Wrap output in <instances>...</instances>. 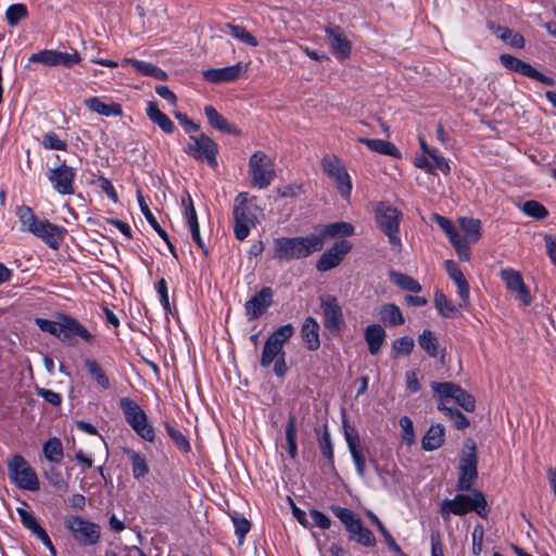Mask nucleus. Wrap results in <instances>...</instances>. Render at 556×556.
I'll use <instances>...</instances> for the list:
<instances>
[{"instance_id":"nucleus-55","label":"nucleus","mask_w":556,"mask_h":556,"mask_svg":"<svg viewBox=\"0 0 556 556\" xmlns=\"http://www.w3.org/2000/svg\"><path fill=\"white\" fill-rule=\"evenodd\" d=\"M165 427L168 435L175 442L177 447H179L184 452H188L190 448V444L187 438L179 430L175 429L169 424H166Z\"/></svg>"},{"instance_id":"nucleus-10","label":"nucleus","mask_w":556,"mask_h":556,"mask_svg":"<svg viewBox=\"0 0 556 556\" xmlns=\"http://www.w3.org/2000/svg\"><path fill=\"white\" fill-rule=\"evenodd\" d=\"M465 448L467 452H464L458 466V491H471V486L478 478L476 443L469 439L465 443Z\"/></svg>"},{"instance_id":"nucleus-50","label":"nucleus","mask_w":556,"mask_h":556,"mask_svg":"<svg viewBox=\"0 0 556 556\" xmlns=\"http://www.w3.org/2000/svg\"><path fill=\"white\" fill-rule=\"evenodd\" d=\"M227 28L230 30L231 35L239 39L240 41L251 46L256 47L258 45L256 38L252 36L244 27L233 25V24H227Z\"/></svg>"},{"instance_id":"nucleus-61","label":"nucleus","mask_w":556,"mask_h":556,"mask_svg":"<svg viewBox=\"0 0 556 556\" xmlns=\"http://www.w3.org/2000/svg\"><path fill=\"white\" fill-rule=\"evenodd\" d=\"M36 392L39 396H41L48 403L59 406L62 402L61 395L52 390L45 388H36Z\"/></svg>"},{"instance_id":"nucleus-13","label":"nucleus","mask_w":556,"mask_h":556,"mask_svg":"<svg viewBox=\"0 0 556 556\" xmlns=\"http://www.w3.org/2000/svg\"><path fill=\"white\" fill-rule=\"evenodd\" d=\"M431 388L439 400H453L469 413L476 408L475 397L458 384L453 382H432Z\"/></svg>"},{"instance_id":"nucleus-45","label":"nucleus","mask_w":556,"mask_h":556,"mask_svg":"<svg viewBox=\"0 0 556 556\" xmlns=\"http://www.w3.org/2000/svg\"><path fill=\"white\" fill-rule=\"evenodd\" d=\"M138 203L140 206V210L142 214L144 215L148 223L151 225V227L159 233V236L164 240L167 241V233L166 231L160 226L157 220L155 219L154 215L150 211L148 204L146 203L143 195L141 192H138Z\"/></svg>"},{"instance_id":"nucleus-51","label":"nucleus","mask_w":556,"mask_h":556,"mask_svg":"<svg viewBox=\"0 0 556 556\" xmlns=\"http://www.w3.org/2000/svg\"><path fill=\"white\" fill-rule=\"evenodd\" d=\"M8 23L15 26L22 18L27 16V9L24 4H12L5 12Z\"/></svg>"},{"instance_id":"nucleus-44","label":"nucleus","mask_w":556,"mask_h":556,"mask_svg":"<svg viewBox=\"0 0 556 556\" xmlns=\"http://www.w3.org/2000/svg\"><path fill=\"white\" fill-rule=\"evenodd\" d=\"M418 343L429 356L435 357L438 355V338L431 330H424L418 338Z\"/></svg>"},{"instance_id":"nucleus-20","label":"nucleus","mask_w":556,"mask_h":556,"mask_svg":"<svg viewBox=\"0 0 556 556\" xmlns=\"http://www.w3.org/2000/svg\"><path fill=\"white\" fill-rule=\"evenodd\" d=\"M74 178V168L65 163L51 168L48 173V179L60 194H73L75 192Z\"/></svg>"},{"instance_id":"nucleus-1","label":"nucleus","mask_w":556,"mask_h":556,"mask_svg":"<svg viewBox=\"0 0 556 556\" xmlns=\"http://www.w3.org/2000/svg\"><path fill=\"white\" fill-rule=\"evenodd\" d=\"M323 248V235L279 237L274 240V258L280 262L306 258Z\"/></svg>"},{"instance_id":"nucleus-29","label":"nucleus","mask_w":556,"mask_h":556,"mask_svg":"<svg viewBox=\"0 0 556 556\" xmlns=\"http://www.w3.org/2000/svg\"><path fill=\"white\" fill-rule=\"evenodd\" d=\"M364 337L368 344L369 353L376 355L384 342L386 331L381 325L372 324L366 327Z\"/></svg>"},{"instance_id":"nucleus-42","label":"nucleus","mask_w":556,"mask_h":556,"mask_svg":"<svg viewBox=\"0 0 556 556\" xmlns=\"http://www.w3.org/2000/svg\"><path fill=\"white\" fill-rule=\"evenodd\" d=\"M521 211L527 216L536 220L545 219L548 216L547 208L535 200L526 201L521 206Z\"/></svg>"},{"instance_id":"nucleus-23","label":"nucleus","mask_w":556,"mask_h":556,"mask_svg":"<svg viewBox=\"0 0 556 556\" xmlns=\"http://www.w3.org/2000/svg\"><path fill=\"white\" fill-rule=\"evenodd\" d=\"M273 290L269 287L262 288L244 305L249 320L261 317L273 302Z\"/></svg>"},{"instance_id":"nucleus-58","label":"nucleus","mask_w":556,"mask_h":556,"mask_svg":"<svg viewBox=\"0 0 556 556\" xmlns=\"http://www.w3.org/2000/svg\"><path fill=\"white\" fill-rule=\"evenodd\" d=\"M400 426L402 428V438L407 444H412L415 441L413 421L409 417L403 416L400 419Z\"/></svg>"},{"instance_id":"nucleus-56","label":"nucleus","mask_w":556,"mask_h":556,"mask_svg":"<svg viewBox=\"0 0 556 556\" xmlns=\"http://www.w3.org/2000/svg\"><path fill=\"white\" fill-rule=\"evenodd\" d=\"M433 220L440 226L441 229L444 230V232L447 235L450 239V242L460 237L458 231L456 230V228L453 226L452 222L448 218L435 214L433 216Z\"/></svg>"},{"instance_id":"nucleus-31","label":"nucleus","mask_w":556,"mask_h":556,"mask_svg":"<svg viewBox=\"0 0 556 556\" xmlns=\"http://www.w3.org/2000/svg\"><path fill=\"white\" fill-rule=\"evenodd\" d=\"M147 115L151 122L157 125L165 134H172L174 131L173 122L157 108L155 102H149Z\"/></svg>"},{"instance_id":"nucleus-40","label":"nucleus","mask_w":556,"mask_h":556,"mask_svg":"<svg viewBox=\"0 0 556 556\" xmlns=\"http://www.w3.org/2000/svg\"><path fill=\"white\" fill-rule=\"evenodd\" d=\"M353 231L354 227L350 223L339 222L326 225L318 235H323L324 238L326 236L337 238L351 236Z\"/></svg>"},{"instance_id":"nucleus-26","label":"nucleus","mask_w":556,"mask_h":556,"mask_svg":"<svg viewBox=\"0 0 556 556\" xmlns=\"http://www.w3.org/2000/svg\"><path fill=\"white\" fill-rule=\"evenodd\" d=\"M204 113H205V116L208 121V124L222 131V132H225V134H230V135H240V130L237 129V127L232 124H230L222 114H219L217 112V110L215 108H213L212 105H206L204 108Z\"/></svg>"},{"instance_id":"nucleus-59","label":"nucleus","mask_w":556,"mask_h":556,"mask_svg":"<svg viewBox=\"0 0 556 556\" xmlns=\"http://www.w3.org/2000/svg\"><path fill=\"white\" fill-rule=\"evenodd\" d=\"M17 513L21 518V522L25 528L31 531L34 533L36 530H38L41 526L37 522L36 518L26 509L24 508H17Z\"/></svg>"},{"instance_id":"nucleus-53","label":"nucleus","mask_w":556,"mask_h":556,"mask_svg":"<svg viewBox=\"0 0 556 556\" xmlns=\"http://www.w3.org/2000/svg\"><path fill=\"white\" fill-rule=\"evenodd\" d=\"M318 443L321 454L329 460L330 465L333 466V450L330 433L327 429V426H325V430L323 434L319 437Z\"/></svg>"},{"instance_id":"nucleus-60","label":"nucleus","mask_w":556,"mask_h":556,"mask_svg":"<svg viewBox=\"0 0 556 556\" xmlns=\"http://www.w3.org/2000/svg\"><path fill=\"white\" fill-rule=\"evenodd\" d=\"M454 249L457 252V255L460 261H468L470 256L468 241L464 240L462 237L456 238L451 242Z\"/></svg>"},{"instance_id":"nucleus-47","label":"nucleus","mask_w":556,"mask_h":556,"mask_svg":"<svg viewBox=\"0 0 556 556\" xmlns=\"http://www.w3.org/2000/svg\"><path fill=\"white\" fill-rule=\"evenodd\" d=\"M128 456L131 460L132 466V475L136 479L143 478L149 472V467L144 457H142L139 453L129 451Z\"/></svg>"},{"instance_id":"nucleus-12","label":"nucleus","mask_w":556,"mask_h":556,"mask_svg":"<svg viewBox=\"0 0 556 556\" xmlns=\"http://www.w3.org/2000/svg\"><path fill=\"white\" fill-rule=\"evenodd\" d=\"M8 472L21 489L35 491L39 489V481L36 472L21 455H14L8 462Z\"/></svg>"},{"instance_id":"nucleus-43","label":"nucleus","mask_w":556,"mask_h":556,"mask_svg":"<svg viewBox=\"0 0 556 556\" xmlns=\"http://www.w3.org/2000/svg\"><path fill=\"white\" fill-rule=\"evenodd\" d=\"M85 366L88 370V374L92 377L93 380L97 381V383L100 387H102L103 389L110 388L109 378L106 377L105 372L98 364V362L88 358L85 361Z\"/></svg>"},{"instance_id":"nucleus-22","label":"nucleus","mask_w":556,"mask_h":556,"mask_svg":"<svg viewBox=\"0 0 556 556\" xmlns=\"http://www.w3.org/2000/svg\"><path fill=\"white\" fill-rule=\"evenodd\" d=\"M248 64L239 62L235 65L226 66L223 68H208L203 71L202 74L204 79L208 83L222 84L239 79L248 72Z\"/></svg>"},{"instance_id":"nucleus-7","label":"nucleus","mask_w":556,"mask_h":556,"mask_svg":"<svg viewBox=\"0 0 556 556\" xmlns=\"http://www.w3.org/2000/svg\"><path fill=\"white\" fill-rule=\"evenodd\" d=\"M332 513L344 525L346 531L351 534V539L358 544L367 547L376 545V539L372 532L363 526L361 519L355 518L354 514L344 507L332 506Z\"/></svg>"},{"instance_id":"nucleus-25","label":"nucleus","mask_w":556,"mask_h":556,"mask_svg":"<svg viewBox=\"0 0 556 556\" xmlns=\"http://www.w3.org/2000/svg\"><path fill=\"white\" fill-rule=\"evenodd\" d=\"M344 438L355 464L356 471L358 476L363 478L366 471V459L359 446V438L357 432L354 428L350 427L346 421H344Z\"/></svg>"},{"instance_id":"nucleus-24","label":"nucleus","mask_w":556,"mask_h":556,"mask_svg":"<svg viewBox=\"0 0 556 556\" xmlns=\"http://www.w3.org/2000/svg\"><path fill=\"white\" fill-rule=\"evenodd\" d=\"M326 34L329 45L334 55L340 60H345L351 54L352 45L344 31L336 25L326 27Z\"/></svg>"},{"instance_id":"nucleus-36","label":"nucleus","mask_w":556,"mask_h":556,"mask_svg":"<svg viewBox=\"0 0 556 556\" xmlns=\"http://www.w3.org/2000/svg\"><path fill=\"white\" fill-rule=\"evenodd\" d=\"M433 301L440 315L445 318L453 317L458 312V309L463 307V304H459L458 306L452 304L446 295L441 291L435 292Z\"/></svg>"},{"instance_id":"nucleus-33","label":"nucleus","mask_w":556,"mask_h":556,"mask_svg":"<svg viewBox=\"0 0 556 556\" xmlns=\"http://www.w3.org/2000/svg\"><path fill=\"white\" fill-rule=\"evenodd\" d=\"M124 62L131 64L136 68L137 72H139L146 76L154 77L160 80L167 79L166 72H164L162 68H160L151 63H147V62L139 61L136 59H125Z\"/></svg>"},{"instance_id":"nucleus-18","label":"nucleus","mask_w":556,"mask_h":556,"mask_svg":"<svg viewBox=\"0 0 556 556\" xmlns=\"http://www.w3.org/2000/svg\"><path fill=\"white\" fill-rule=\"evenodd\" d=\"M80 56L78 52L66 53L56 50H41L37 53H33L29 58L30 63H42L47 66L63 65L71 67L74 64L79 63Z\"/></svg>"},{"instance_id":"nucleus-49","label":"nucleus","mask_w":556,"mask_h":556,"mask_svg":"<svg viewBox=\"0 0 556 556\" xmlns=\"http://www.w3.org/2000/svg\"><path fill=\"white\" fill-rule=\"evenodd\" d=\"M46 478L58 491L63 493L68 491V483L63 479L62 473L56 469V467L51 466L46 471Z\"/></svg>"},{"instance_id":"nucleus-54","label":"nucleus","mask_w":556,"mask_h":556,"mask_svg":"<svg viewBox=\"0 0 556 556\" xmlns=\"http://www.w3.org/2000/svg\"><path fill=\"white\" fill-rule=\"evenodd\" d=\"M414 340L410 337H402L393 342V351L395 352L394 357L400 354L409 355L414 349Z\"/></svg>"},{"instance_id":"nucleus-3","label":"nucleus","mask_w":556,"mask_h":556,"mask_svg":"<svg viewBox=\"0 0 556 556\" xmlns=\"http://www.w3.org/2000/svg\"><path fill=\"white\" fill-rule=\"evenodd\" d=\"M469 511H476L481 518H486L490 511L484 494L479 490H472L471 496L459 494L453 500L445 498L441 504V514L447 519L450 514L465 515Z\"/></svg>"},{"instance_id":"nucleus-14","label":"nucleus","mask_w":556,"mask_h":556,"mask_svg":"<svg viewBox=\"0 0 556 556\" xmlns=\"http://www.w3.org/2000/svg\"><path fill=\"white\" fill-rule=\"evenodd\" d=\"M185 152L195 160L206 162L212 167L217 166V144L205 134L190 136V143L185 148Z\"/></svg>"},{"instance_id":"nucleus-35","label":"nucleus","mask_w":556,"mask_h":556,"mask_svg":"<svg viewBox=\"0 0 556 556\" xmlns=\"http://www.w3.org/2000/svg\"><path fill=\"white\" fill-rule=\"evenodd\" d=\"M390 280L395 283L397 287H400L402 290L418 293L421 291L420 283L415 280L413 277L397 273V271H390L389 274Z\"/></svg>"},{"instance_id":"nucleus-27","label":"nucleus","mask_w":556,"mask_h":556,"mask_svg":"<svg viewBox=\"0 0 556 556\" xmlns=\"http://www.w3.org/2000/svg\"><path fill=\"white\" fill-rule=\"evenodd\" d=\"M302 338L309 351H315L320 346L319 325L313 317H307L301 329Z\"/></svg>"},{"instance_id":"nucleus-62","label":"nucleus","mask_w":556,"mask_h":556,"mask_svg":"<svg viewBox=\"0 0 556 556\" xmlns=\"http://www.w3.org/2000/svg\"><path fill=\"white\" fill-rule=\"evenodd\" d=\"M445 269L452 280H454L455 283L459 282L460 280H464V274L457 263H455L452 260H448L445 262Z\"/></svg>"},{"instance_id":"nucleus-48","label":"nucleus","mask_w":556,"mask_h":556,"mask_svg":"<svg viewBox=\"0 0 556 556\" xmlns=\"http://www.w3.org/2000/svg\"><path fill=\"white\" fill-rule=\"evenodd\" d=\"M292 334H293V326L291 324H287V325L280 326L277 330H275L267 338V341L273 342L280 349H282L283 344L291 338Z\"/></svg>"},{"instance_id":"nucleus-63","label":"nucleus","mask_w":556,"mask_h":556,"mask_svg":"<svg viewBox=\"0 0 556 556\" xmlns=\"http://www.w3.org/2000/svg\"><path fill=\"white\" fill-rule=\"evenodd\" d=\"M448 418L457 429H465L469 426L468 418L457 409L448 410Z\"/></svg>"},{"instance_id":"nucleus-4","label":"nucleus","mask_w":556,"mask_h":556,"mask_svg":"<svg viewBox=\"0 0 556 556\" xmlns=\"http://www.w3.org/2000/svg\"><path fill=\"white\" fill-rule=\"evenodd\" d=\"M256 198H249L248 192H240L233 203V232L236 239L243 241L248 238L251 228L258 223L255 211L257 210Z\"/></svg>"},{"instance_id":"nucleus-64","label":"nucleus","mask_w":556,"mask_h":556,"mask_svg":"<svg viewBox=\"0 0 556 556\" xmlns=\"http://www.w3.org/2000/svg\"><path fill=\"white\" fill-rule=\"evenodd\" d=\"M545 248L552 263L556 266V238L551 235L544 236Z\"/></svg>"},{"instance_id":"nucleus-2","label":"nucleus","mask_w":556,"mask_h":556,"mask_svg":"<svg viewBox=\"0 0 556 556\" xmlns=\"http://www.w3.org/2000/svg\"><path fill=\"white\" fill-rule=\"evenodd\" d=\"M16 215L22 224V230L41 238L53 249L60 245L65 232L64 229L48 220H38L33 210L25 205L17 207Z\"/></svg>"},{"instance_id":"nucleus-38","label":"nucleus","mask_w":556,"mask_h":556,"mask_svg":"<svg viewBox=\"0 0 556 556\" xmlns=\"http://www.w3.org/2000/svg\"><path fill=\"white\" fill-rule=\"evenodd\" d=\"M459 225L465 232V239L468 242H477L481 237V223L479 219L463 217Z\"/></svg>"},{"instance_id":"nucleus-28","label":"nucleus","mask_w":556,"mask_h":556,"mask_svg":"<svg viewBox=\"0 0 556 556\" xmlns=\"http://www.w3.org/2000/svg\"><path fill=\"white\" fill-rule=\"evenodd\" d=\"M444 440V427L441 424L431 425L421 440V446L426 451H434L443 445Z\"/></svg>"},{"instance_id":"nucleus-39","label":"nucleus","mask_w":556,"mask_h":556,"mask_svg":"<svg viewBox=\"0 0 556 556\" xmlns=\"http://www.w3.org/2000/svg\"><path fill=\"white\" fill-rule=\"evenodd\" d=\"M367 516L372 521V523L378 528L379 532L382 534L386 543L388 544L389 548L397 554L399 556H406L402 548L399 546V544L395 542L393 536L390 534V532L386 529L383 523L380 521V519L370 510L367 511Z\"/></svg>"},{"instance_id":"nucleus-19","label":"nucleus","mask_w":556,"mask_h":556,"mask_svg":"<svg viewBox=\"0 0 556 556\" xmlns=\"http://www.w3.org/2000/svg\"><path fill=\"white\" fill-rule=\"evenodd\" d=\"M351 249L352 244L346 240L336 242L319 256L316 263L317 270L324 273L339 266Z\"/></svg>"},{"instance_id":"nucleus-52","label":"nucleus","mask_w":556,"mask_h":556,"mask_svg":"<svg viewBox=\"0 0 556 556\" xmlns=\"http://www.w3.org/2000/svg\"><path fill=\"white\" fill-rule=\"evenodd\" d=\"M231 519L235 526L236 534L238 535L239 539V544L242 545L244 536L251 529V523L247 518L241 517L238 514L232 515Z\"/></svg>"},{"instance_id":"nucleus-5","label":"nucleus","mask_w":556,"mask_h":556,"mask_svg":"<svg viewBox=\"0 0 556 556\" xmlns=\"http://www.w3.org/2000/svg\"><path fill=\"white\" fill-rule=\"evenodd\" d=\"M36 324L40 330L55 336L63 342L70 341L74 336L86 342H91L93 339L92 334L78 320L67 315H61L59 321L37 318Z\"/></svg>"},{"instance_id":"nucleus-57","label":"nucleus","mask_w":556,"mask_h":556,"mask_svg":"<svg viewBox=\"0 0 556 556\" xmlns=\"http://www.w3.org/2000/svg\"><path fill=\"white\" fill-rule=\"evenodd\" d=\"M42 146L46 149H53V150H66V142L64 140H61L59 136L54 132H47L42 137L41 141Z\"/></svg>"},{"instance_id":"nucleus-21","label":"nucleus","mask_w":556,"mask_h":556,"mask_svg":"<svg viewBox=\"0 0 556 556\" xmlns=\"http://www.w3.org/2000/svg\"><path fill=\"white\" fill-rule=\"evenodd\" d=\"M500 276L516 300L521 301L525 305L531 304L532 298L519 271L506 268L501 270Z\"/></svg>"},{"instance_id":"nucleus-30","label":"nucleus","mask_w":556,"mask_h":556,"mask_svg":"<svg viewBox=\"0 0 556 556\" xmlns=\"http://www.w3.org/2000/svg\"><path fill=\"white\" fill-rule=\"evenodd\" d=\"M85 105L91 111L103 116H121L123 114L122 105L116 102L104 103L98 97L85 100Z\"/></svg>"},{"instance_id":"nucleus-15","label":"nucleus","mask_w":556,"mask_h":556,"mask_svg":"<svg viewBox=\"0 0 556 556\" xmlns=\"http://www.w3.org/2000/svg\"><path fill=\"white\" fill-rule=\"evenodd\" d=\"M249 173L252 185L260 189L267 188L275 177L269 157L262 151H256L249 162Z\"/></svg>"},{"instance_id":"nucleus-11","label":"nucleus","mask_w":556,"mask_h":556,"mask_svg":"<svg viewBox=\"0 0 556 556\" xmlns=\"http://www.w3.org/2000/svg\"><path fill=\"white\" fill-rule=\"evenodd\" d=\"M321 168L329 178L334 180L341 197L349 200L352 191V182L341 160L336 155H325L321 160Z\"/></svg>"},{"instance_id":"nucleus-37","label":"nucleus","mask_w":556,"mask_h":556,"mask_svg":"<svg viewBox=\"0 0 556 556\" xmlns=\"http://www.w3.org/2000/svg\"><path fill=\"white\" fill-rule=\"evenodd\" d=\"M45 457L52 464H60L63 459V447L60 439L51 438L42 446Z\"/></svg>"},{"instance_id":"nucleus-6","label":"nucleus","mask_w":556,"mask_h":556,"mask_svg":"<svg viewBox=\"0 0 556 556\" xmlns=\"http://www.w3.org/2000/svg\"><path fill=\"white\" fill-rule=\"evenodd\" d=\"M402 212L389 202L381 201L375 206V217L379 229L388 237L392 250L400 252L402 242L397 236Z\"/></svg>"},{"instance_id":"nucleus-41","label":"nucleus","mask_w":556,"mask_h":556,"mask_svg":"<svg viewBox=\"0 0 556 556\" xmlns=\"http://www.w3.org/2000/svg\"><path fill=\"white\" fill-rule=\"evenodd\" d=\"M296 419L295 416L290 415L286 425V440L288 445V453L291 458H295L298 454L296 445Z\"/></svg>"},{"instance_id":"nucleus-16","label":"nucleus","mask_w":556,"mask_h":556,"mask_svg":"<svg viewBox=\"0 0 556 556\" xmlns=\"http://www.w3.org/2000/svg\"><path fill=\"white\" fill-rule=\"evenodd\" d=\"M319 301L324 315V327L331 331H340L344 326V318L337 298L320 295Z\"/></svg>"},{"instance_id":"nucleus-34","label":"nucleus","mask_w":556,"mask_h":556,"mask_svg":"<svg viewBox=\"0 0 556 556\" xmlns=\"http://www.w3.org/2000/svg\"><path fill=\"white\" fill-rule=\"evenodd\" d=\"M380 316L382 321L390 326H400L405 321L400 307L393 303L383 304L380 308Z\"/></svg>"},{"instance_id":"nucleus-46","label":"nucleus","mask_w":556,"mask_h":556,"mask_svg":"<svg viewBox=\"0 0 556 556\" xmlns=\"http://www.w3.org/2000/svg\"><path fill=\"white\" fill-rule=\"evenodd\" d=\"M281 353H285L282 349L266 340L261 355V366H270V364L281 355Z\"/></svg>"},{"instance_id":"nucleus-8","label":"nucleus","mask_w":556,"mask_h":556,"mask_svg":"<svg viewBox=\"0 0 556 556\" xmlns=\"http://www.w3.org/2000/svg\"><path fill=\"white\" fill-rule=\"evenodd\" d=\"M119 407L122 408L126 421L142 439L152 442L154 440V430L148 422V417L141 407L129 397H122L119 400Z\"/></svg>"},{"instance_id":"nucleus-17","label":"nucleus","mask_w":556,"mask_h":556,"mask_svg":"<svg viewBox=\"0 0 556 556\" xmlns=\"http://www.w3.org/2000/svg\"><path fill=\"white\" fill-rule=\"evenodd\" d=\"M501 63L508 70L520 73L529 78L535 79L544 85L554 86L555 80L542 74L538 70H535L531 64L511 55V54H501L500 55Z\"/></svg>"},{"instance_id":"nucleus-9","label":"nucleus","mask_w":556,"mask_h":556,"mask_svg":"<svg viewBox=\"0 0 556 556\" xmlns=\"http://www.w3.org/2000/svg\"><path fill=\"white\" fill-rule=\"evenodd\" d=\"M66 529L80 545H96L100 541V526L80 516H67L64 520Z\"/></svg>"},{"instance_id":"nucleus-32","label":"nucleus","mask_w":556,"mask_h":556,"mask_svg":"<svg viewBox=\"0 0 556 556\" xmlns=\"http://www.w3.org/2000/svg\"><path fill=\"white\" fill-rule=\"evenodd\" d=\"M358 141L366 144L371 151L378 152L383 155H390L394 157H400L401 153L397 148L390 141H386L382 139H368L364 137H359Z\"/></svg>"}]
</instances>
